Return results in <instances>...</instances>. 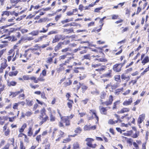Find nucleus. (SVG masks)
Segmentation results:
<instances>
[{
	"label": "nucleus",
	"instance_id": "f257e3e1",
	"mask_svg": "<svg viewBox=\"0 0 149 149\" xmlns=\"http://www.w3.org/2000/svg\"><path fill=\"white\" fill-rule=\"evenodd\" d=\"M34 47L33 48L29 49V50H31V52L33 53L34 54L39 56L40 55V52L41 51L40 47L36 45L34 46Z\"/></svg>",
	"mask_w": 149,
	"mask_h": 149
},
{
	"label": "nucleus",
	"instance_id": "f03ea898",
	"mask_svg": "<svg viewBox=\"0 0 149 149\" xmlns=\"http://www.w3.org/2000/svg\"><path fill=\"white\" fill-rule=\"evenodd\" d=\"M85 141L87 142L86 144L87 145L92 148H95L96 145L95 144L93 145L92 144V142L94 141V139L91 138H87L85 139Z\"/></svg>",
	"mask_w": 149,
	"mask_h": 149
},
{
	"label": "nucleus",
	"instance_id": "7ed1b4c3",
	"mask_svg": "<svg viewBox=\"0 0 149 149\" xmlns=\"http://www.w3.org/2000/svg\"><path fill=\"white\" fill-rule=\"evenodd\" d=\"M65 39L64 36L60 34H58L55 36L54 39L52 41L53 43H55L59 41L60 40L62 39V40Z\"/></svg>",
	"mask_w": 149,
	"mask_h": 149
},
{
	"label": "nucleus",
	"instance_id": "20e7f679",
	"mask_svg": "<svg viewBox=\"0 0 149 149\" xmlns=\"http://www.w3.org/2000/svg\"><path fill=\"white\" fill-rule=\"evenodd\" d=\"M0 38L1 41L2 43H6L8 40H10V37L4 35L1 36Z\"/></svg>",
	"mask_w": 149,
	"mask_h": 149
},
{
	"label": "nucleus",
	"instance_id": "39448f33",
	"mask_svg": "<svg viewBox=\"0 0 149 149\" xmlns=\"http://www.w3.org/2000/svg\"><path fill=\"white\" fill-rule=\"evenodd\" d=\"M65 134L64 132L61 130L58 131V132L57 136L58 138L56 139V141H59L62 138H63L65 136Z\"/></svg>",
	"mask_w": 149,
	"mask_h": 149
},
{
	"label": "nucleus",
	"instance_id": "423d86ee",
	"mask_svg": "<svg viewBox=\"0 0 149 149\" xmlns=\"http://www.w3.org/2000/svg\"><path fill=\"white\" fill-rule=\"evenodd\" d=\"M113 96L111 95L109 96L108 100L107 101L103 102L102 103V104H105L106 106H108L111 104L113 101Z\"/></svg>",
	"mask_w": 149,
	"mask_h": 149
},
{
	"label": "nucleus",
	"instance_id": "0eeeda50",
	"mask_svg": "<svg viewBox=\"0 0 149 149\" xmlns=\"http://www.w3.org/2000/svg\"><path fill=\"white\" fill-rule=\"evenodd\" d=\"M120 64H116L113 66V69L116 72H119L121 70V67Z\"/></svg>",
	"mask_w": 149,
	"mask_h": 149
},
{
	"label": "nucleus",
	"instance_id": "6e6552de",
	"mask_svg": "<svg viewBox=\"0 0 149 149\" xmlns=\"http://www.w3.org/2000/svg\"><path fill=\"white\" fill-rule=\"evenodd\" d=\"M73 57H70L68 58V59H67L66 61H65V62L64 63H63L62 64H61L59 65V66L60 67V68H59V71H61L62 70H64V68L63 67V65H65L66 63H69V62H70V60L73 58Z\"/></svg>",
	"mask_w": 149,
	"mask_h": 149
},
{
	"label": "nucleus",
	"instance_id": "1a4fd4ad",
	"mask_svg": "<svg viewBox=\"0 0 149 149\" xmlns=\"http://www.w3.org/2000/svg\"><path fill=\"white\" fill-rule=\"evenodd\" d=\"M121 78L123 81L126 80L127 82L129 81L130 79V76L128 75L126 73L123 74L121 75Z\"/></svg>",
	"mask_w": 149,
	"mask_h": 149
},
{
	"label": "nucleus",
	"instance_id": "9d476101",
	"mask_svg": "<svg viewBox=\"0 0 149 149\" xmlns=\"http://www.w3.org/2000/svg\"><path fill=\"white\" fill-rule=\"evenodd\" d=\"M96 128V125H93L91 126L90 125L88 126L86 125L84 127V130L85 131L90 130H94Z\"/></svg>",
	"mask_w": 149,
	"mask_h": 149
},
{
	"label": "nucleus",
	"instance_id": "9b49d317",
	"mask_svg": "<svg viewBox=\"0 0 149 149\" xmlns=\"http://www.w3.org/2000/svg\"><path fill=\"white\" fill-rule=\"evenodd\" d=\"M145 118V115L144 114H142L140 115L138 119V123L139 124L141 123L144 120Z\"/></svg>",
	"mask_w": 149,
	"mask_h": 149
},
{
	"label": "nucleus",
	"instance_id": "f8f14e48",
	"mask_svg": "<svg viewBox=\"0 0 149 149\" xmlns=\"http://www.w3.org/2000/svg\"><path fill=\"white\" fill-rule=\"evenodd\" d=\"M23 91V90L22 89H21L20 91L15 92H10V96H12V97H15L17 95H18L19 93H21Z\"/></svg>",
	"mask_w": 149,
	"mask_h": 149
},
{
	"label": "nucleus",
	"instance_id": "ddd939ff",
	"mask_svg": "<svg viewBox=\"0 0 149 149\" xmlns=\"http://www.w3.org/2000/svg\"><path fill=\"white\" fill-rule=\"evenodd\" d=\"M133 102L132 99L130 98L128 100L125 101L123 103V105L124 106H127L130 105Z\"/></svg>",
	"mask_w": 149,
	"mask_h": 149
},
{
	"label": "nucleus",
	"instance_id": "4468645a",
	"mask_svg": "<svg viewBox=\"0 0 149 149\" xmlns=\"http://www.w3.org/2000/svg\"><path fill=\"white\" fill-rule=\"evenodd\" d=\"M130 110V109L128 108H123L121 109V110L118 112V113H123L125 112H127L129 111Z\"/></svg>",
	"mask_w": 149,
	"mask_h": 149
},
{
	"label": "nucleus",
	"instance_id": "2eb2a0df",
	"mask_svg": "<svg viewBox=\"0 0 149 149\" xmlns=\"http://www.w3.org/2000/svg\"><path fill=\"white\" fill-rule=\"evenodd\" d=\"M2 61V63H1V67L3 69H5L7 66L6 63L7 60L5 59H3Z\"/></svg>",
	"mask_w": 149,
	"mask_h": 149
},
{
	"label": "nucleus",
	"instance_id": "dca6fc26",
	"mask_svg": "<svg viewBox=\"0 0 149 149\" xmlns=\"http://www.w3.org/2000/svg\"><path fill=\"white\" fill-rule=\"evenodd\" d=\"M28 135L31 136L33 134V130L32 129V126H30L28 129V131L27 132Z\"/></svg>",
	"mask_w": 149,
	"mask_h": 149
},
{
	"label": "nucleus",
	"instance_id": "f3484780",
	"mask_svg": "<svg viewBox=\"0 0 149 149\" xmlns=\"http://www.w3.org/2000/svg\"><path fill=\"white\" fill-rule=\"evenodd\" d=\"M111 70H109L108 72L104 74V76L107 77L111 78L112 76L111 75Z\"/></svg>",
	"mask_w": 149,
	"mask_h": 149
},
{
	"label": "nucleus",
	"instance_id": "a211bd4d",
	"mask_svg": "<svg viewBox=\"0 0 149 149\" xmlns=\"http://www.w3.org/2000/svg\"><path fill=\"white\" fill-rule=\"evenodd\" d=\"M46 111L45 109L44 108H42L40 111L41 115L40 116V117H42L46 115Z\"/></svg>",
	"mask_w": 149,
	"mask_h": 149
},
{
	"label": "nucleus",
	"instance_id": "6ab92c4d",
	"mask_svg": "<svg viewBox=\"0 0 149 149\" xmlns=\"http://www.w3.org/2000/svg\"><path fill=\"white\" fill-rule=\"evenodd\" d=\"M107 110L106 109V108L102 107L100 108V111L101 113L103 114H106Z\"/></svg>",
	"mask_w": 149,
	"mask_h": 149
},
{
	"label": "nucleus",
	"instance_id": "aec40b11",
	"mask_svg": "<svg viewBox=\"0 0 149 149\" xmlns=\"http://www.w3.org/2000/svg\"><path fill=\"white\" fill-rule=\"evenodd\" d=\"M73 21V18H70V19H66L62 21H61V23L63 24H64L65 23H66L67 22H71V21Z\"/></svg>",
	"mask_w": 149,
	"mask_h": 149
},
{
	"label": "nucleus",
	"instance_id": "412c9836",
	"mask_svg": "<svg viewBox=\"0 0 149 149\" xmlns=\"http://www.w3.org/2000/svg\"><path fill=\"white\" fill-rule=\"evenodd\" d=\"M18 73V71L17 70L14 72H10L9 73V75L10 77H12L13 76H16Z\"/></svg>",
	"mask_w": 149,
	"mask_h": 149
},
{
	"label": "nucleus",
	"instance_id": "4be33fe9",
	"mask_svg": "<svg viewBox=\"0 0 149 149\" xmlns=\"http://www.w3.org/2000/svg\"><path fill=\"white\" fill-rule=\"evenodd\" d=\"M149 62V58L148 56H147L145 57L142 61V63L144 65L145 63Z\"/></svg>",
	"mask_w": 149,
	"mask_h": 149
},
{
	"label": "nucleus",
	"instance_id": "5701e85b",
	"mask_svg": "<svg viewBox=\"0 0 149 149\" xmlns=\"http://www.w3.org/2000/svg\"><path fill=\"white\" fill-rule=\"evenodd\" d=\"M26 105L28 106L31 107L32 106L33 104V100H26Z\"/></svg>",
	"mask_w": 149,
	"mask_h": 149
},
{
	"label": "nucleus",
	"instance_id": "b1692460",
	"mask_svg": "<svg viewBox=\"0 0 149 149\" xmlns=\"http://www.w3.org/2000/svg\"><path fill=\"white\" fill-rule=\"evenodd\" d=\"M38 31H33L29 33V34L32 35L33 36H36L38 35L39 33Z\"/></svg>",
	"mask_w": 149,
	"mask_h": 149
},
{
	"label": "nucleus",
	"instance_id": "393cba45",
	"mask_svg": "<svg viewBox=\"0 0 149 149\" xmlns=\"http://www.w3.org/2000/svg\"><path fill=\"white\" fill-rule=\"evenodd\" d=\"M69 102L67 103V105L68 107L70 109H71L72 106V104L73 103V102L72 100H69Z\"/></svg>",
	"mask_w": 149,
	"mask_h": 149
},
{
	"label": "nucleus",
	"instance_id": "a878e982",
	"mask_svg": "<svg viewBox=\"0 0 149 149\" xmlns=\"http://www.w3.org/2000/svg\"><path fill=\"white\" fill-rule=\"evenodd\" d=\"M90 111H91L90 113H92L93 114H94L95 115V116L96 118V119L97 120V121H98L99 118H98V117L96 115L95 110H90Z\"/></svg>",
	"mask_w": 149,
	"mask_h": 149
},
{
	"label": "nucleus",
	"instance_id": "bb28decb",
	"mask_svg": "<svg viewBox=\"0 0 149 149\" xmlns=\"http://www.w3.org/2000/svg\"><path fill=\"white\" fill-rule=\"evenodd\" d=\"M123 138H125V139L126 140L127 143L132 144V140L131 139H128L127 138L123 136Z\"/></svg>",
	"mask_w": 149,
	"mask_h": 149
},
{
	"label": "nucleus",
	"instance_id": "cd10ccee",
	"mask_svg": "<svg viewBox=\"0 0 149 149\" xmlns=\"http://www.w3.org/2000/svg\"><path fill=\"white\" fill-rule=\"evenodd\" d=\"M91 57L90 54H87L86 55H84V56L83 58H82V60H84V59H88L89 60H90L91 59Z\"/></svg>",
	"mask_w": 149,
	"mask_h": 149
},
{
	"label": "nucleus",
	"instance_id": "c85d7f7f",
	"mask_svg": "<svg viewBox=\"0 0 149 149\" xmlns=\"http://www.w3.org/2000/svg\"><path fill=\"white\" fill-rule=\"evenodd\" d=\"M115 80L117 81H120V75H116L114 77Z\"/></svg>",
	"mask_w": 149,
	"mask_h": 149
},
{
	"label": "nucleus",
	"instance_id": "c756f323",
	"mask_svg": "<svg viewBox=\"0 0 149 149\" xmlns=\"http://www.w3.org/2000/svg\"><path fill=\"white\" fill-rule=\"evenodd\" d=\"M15 53H13L12 54L10 55V56H8L7 57V59L8 61H10L11 60H12L14 56Z\"/></svg>",
	"mask_w": 149,
	"mask_h": 149
},
{
	"label": "nucleus",
	"instance_id": "7c9ffc66",
	"mask_svg": "<svg viewBox=\"0 0 149 149\" xmlns=\"http://www.w3.org/2000/svg\"><path fill=\"white\" fill-rule=\"evenodd\" d=\"M119 84L118 83L114 84L113 85L112 84L111 89H115L119 86Z\"/></svg>",
	"mask_w": 149,
	"mask_h": 149
},
{
	"label": "nucleus",
	"instance_id": "2f4dec72",
	"mask_svg": "<svg viewBox=\"0 0 149 149\" xmlns=\"http://www.w3.org/2000/svg\"><path fill=\"white\" fill-rule=\"evenodd\" d=\"M61 48V44L60 43H58L55 47V50L56 52Z\"/></svg>",
	"mask_w": 149,
	"mask_h": 149
},
{
	"label": "nucleus",
	"instance_id": "473e14b6",
	"mask_svg": "<svg viewBox=\"0 0 149 149\" xmlns=\"http://www.w3.org/2000/svg\"><path fill=\"white\" fill-rule=\"evenodd\" d=\"M123 89V88H121L120 89H116L115 92V94L116 95H118L122 91Z\"/></svg>",
	"mask_w": 149,
	"mask_h": 149
},
{
	"label": "nucleus",
	"instance_id": "72a5a7b5",
	"mask_svg": "<svg viewBox=\"0 0 149 149\" xmlns=\"http://www.w3.org/2000/svg\"><path fill=\"white\" fill-rule=\"evenodd\" d=\"M17 84V83L15 81H11L10 82H8V85L9 86H15Z\"/></svg>",
	"mask_w": 149,
	"mask_h": 149
},
{
	"label": "nucleus",
	"instance_id": "f704fd0d",
	"mask_svg": "<svg viewBox=\"0 0 149 149\" xmlns=\"http://www.w3.org/2000/svg\"><path fill=\"white\" fill-rule=\"evenodd\" d=\"M19 56V52L17 51L16 52V53L15 55L13 57V58L12 59V61H14L17 58H18Z\"/></svg>",
	"mask_w": 149,
	"mask_h": 149
},
{
	"label": "nucleus",
	"instance_id": "c9c22d12",
	"mask_svg": "<svg viewBox=\"0 0 149 149\" xmlns=\"http://www.w3.org/2000/svg\"><path fill=\"white\" fill-rule=\"evenodd\" d=\"M58 32V31L57 30L51 31L48 33V35L56 34Z\"/></svg>",
	"mask_w": 149,
	"mask_h": 149
},
{
	"label": "nucleus",
	"instance_id": "e433bc0d",
	"mask_svg": "<svg viewBox=\"0 0 149 149\" xmlns=\"http://www.w3.org/2000/svg\"><path fill=\"white\" fill-rule=\"evenodd\" d=\"M10 15V12L9 11H6L3 12V13L1 15L2 17L4 15H6L7 16H8Z\"/></svg>",
	"mask_w": 149,
	"mask_h": 149
},
{
	"label": "nucleus",
	"instance_id": "4c0bfd02",
	"mask_svg": "<svg viewBox=\"0 0 149 149\" xmlns=\"http://www.w3.org/2000/svg\"><path fill=\"white\" fill-rule=\"evenodd\" d=\"M45 116L44 117L43 116L40 117V119H42V120L45 122L48 119V117L46 115H45Z\"/></svg>",
	"mask_w": 149,
	"mask_h": 149
},
{
	"label": "nucleus",
	"instance_id": "58836bf2",
	"mask_svg": "<svg viewBox=\"0 0 149 149\" xmlns=\"http://www.w3.org/2000/svg\"><path fill=\"white\" fill-rule=\"evenodd\" d=\"M120 101H117L115 102H114L113 104V109H116V105L118 104H119L120 103Z\"/></svg>",
	"mask_w": 149,
	"mask_h": 149
},
{
	"label": "nucleus",
	"instance_id": "ea45409f",
	"mask_svg": "<svg viewBox=\"0 0 149 149\" xmlns=\"http://www.w3.org/2000/svg\"><path fill=\"white\" fill-rule=\"evenodd\" d=\"M68 118H69L68 117H67V116H64L61 117V119L63 122L65 123V122L69 120Z\"/></svg>",
	"mask_w": 149,
	"mask_h": 149
},
{
	"label": "nucleus",
	"instance_id": "a19ab883",
	"mask_svg": "<svg viewBox=\"0 0 149 149\" xmlns=\"http://www.w3.org/2000/svg\"><path fill=\"white\" fill-rule=\"evenodd\" d=\"M132 134L131 131H127V132L124 133L122 134L127 136H130Z\"/></svg>",
	"mask_w": 149,
	"mask_h": 149
},
{
	"label": "nucleus",
	"instance_id": "79ce46f5",
	"mask_svg": "<svg viewBox=\"0 0 149 149\" xmlns=\"http://www.w3.org/2000/svg\"><path fill=\"white\" fill-rule=\"evenodd\" d=\"M81 88L83 90L82 92L84 93L85 91L86 90L87 88L88 87L84 85L83 84H81Z\"/></svg>",
	"mask_w": 149,
	"mask_h": 149
},
{
	"label": "nucleus",
	"instance_id": "37998d69",
	"mask_svg": "<svg viewBox=\"0 0 149 149\" xmlns=\"http://www.w3.org/2000/svg\"><path fill=\"white\" fill-rule=\"evenodd\" d=\"M71 49L69 47L66 48L64 49H63L61 51L62 52H66L68 51H71Z\"/></svg>",
	"mask_w": 149,
	"mask_h": 149
},
{
	"label": "nucleus",
	"instance_id": "c03bdc74",
	"mask_svg": "<svg viewBox=\"0 0 149 149\" xmlns=\"http://www.w3.org/2000/svg\"><path fill=\"white\" fill-rule=\"evenodd\" d=\"M29 50V49L28 50H25V53L23 55V56H24L27 59H28V51Z\"/></svg>",
	"mask_w": 149,
	"mask_h": 149
},
{
	"label": "nucleus",
	"instance_id": "a18cd8bd",
	"mask_svg": "<svg viewBox=\"0 0 149 149\" xmlns=\"http://www.w3.org/2000/svg\"><path fill=\"white\" fill-rule=\"evenodd\" d=\"M71 83V82L70 80H69L68 81L64 82L63 83L64 85L65 86H69L70 85Z\"/></svg>",
	"mask_w": 149,
	"mask_h": 149
},
{
	"label": "nucleus",
	"instance_id": "49530a36",
	"mask_svg": "<svg viewBox=\"0 0 149 149\" xmlns=\"http://www.w3.org/2000/svg\"><path fill=\"white\" fill-rule=\"evenodd\" d=\"M47 19L46 18H44L40 19L38 21V23H41L42 22H45L47 21Z\"/></svg>",
	"mask_w": 149,
	"mask_h": 149
},
{
	"label": "nucleus",
	"instance_id": "de8ad7c7",
	"mask_svg": "<svg viewBox=\"0 0 149 149\" xmlns=\"http://www.w3.org/2000/svg\"><path fill=\"white\" fill-rule=\"evenodd\" d=\"M79 148V144L77 143H76L73 144V148L74 149L78 148Z\"/></svg>",
	"mask_w": 149,
	"mask_h": 149
},
{
	"label": "nucleus",
	"instance_id": "09e8293b",
	"mask_svg": "<svg viewBox=\"0 0 149 149\" xmlns=\"http://www.w3.org/2000/svg\"><path fill=\"white\" fill-rule=\"evenodd\" d=\"M73 31V30L72 29H65L64 30V32H67L68 33H70Z\"/></svg>",
	"mask_w": 149,
	"mask_h": 149
},
{
	"label": "nucleus",
	"instance_id": "8fccbe9b",
	"mask_svg": "<svg viewBox=\"0 0 149 149\" xmlns=\"http://www.w3.org/2000/svg\"><path fill=\"white\" fill-rule=\"evenodd\" d=\"M50 121H54L55 120V118L53 116L52 113L50 114Z\"/></svg>",
	"mask_w": 149,
	"mask_h": 149
},
{
	"label": "nucleus",
	"instance_id": "3c124183",
	"mask_svg": "<svg viewBox=\"0 0 149 149\" xmlns=\"http://www.w3.org/2000/svg\"><path fill=\"white\" fill-rule=\"evenodd\" d=\"M30 79L32 80H33L34 82L35 83H37L38 82V80L36 79V77H32L30 78Z\"/></svg>",
	"mask_w": 149,
	"mask_h": 149
},
{
	"label": "nucleus",
	"instance_id": "603ef678",
	"mask_svg": "<svg viewBox=\"0 0 149 149\" xmlns=\"http://www.w3.org/2000/svg\"><path fill=\"white\" fill-rule=\"evenodd\" d=\"M21 40H19L18 43H17L16 45H15L14 46V49H17V47H18L19 45V44H20L21 42Z\"/></svg>",
	"mask_w": 149,
	"mask_h": 149
},
{
	"label": "nucleus",
	"instance_id": "864d4df0",
	"mask_svg": "<svg viewBox=\"0 0 149 149\" xmlns=\"http://www.w3.org/2000/svg\"><path fill=\"white\" fill-rule=\"evenodd\" d=\"M81 131V129L80 127H77L76 130H75L74 132L75 133H80Z\"/></svg>",
	"mask_w": 149,
	"mask_h": 149
},
{
	"label": "nucleus",
	"instance_id": "5fc2aeb1",
	"mask_svg": "<svg viewBox=\"0 0 149 149\" xmlns=\"http://www.w3.org/2000/svg\"><path fill=\"white\" fill-rule=\"evenodd\" d=\"M20 149H25V147L24 146L23 143L22 141L20 142Z\"/></svg>",
	"mask_w": 149,
	"mask_h": 149
},
{
	"label": "nucleus",
	"instance_id": "6e6d98bb",
	"mask_svg": "<svg viewBox=\"0 0 149 149\" xmlns=\"http://www.w3.org/2000/svg\"><path fill=\"white\" fill-rule=\"evenodd\" d=\"M139 135V132H136L134 134L132 135V137L133 138H137Z\"/></svg>",
	"mask_w": 149,
	"mask_h": 149
},
{
	"label": "nucleus",
	"instance_id": "4d7b16f0",
	"mask_svg": "<svg viewBox=\"0 0 149 149\" xmlns=\"http://www.w3.org/2000/svg\"><path fill=\"white\" fill-rule=\"evenodd\" d=\"M19 105L18 103H14L13 107V108L14 109H17Z\"/></svg>",
	"mask_w": 149,
	"mask_h": 149
},
{
	"label": "nucleus",
	"instance_id": "13d9d810",
	"mask_svg": "<svg viewBox=\"0 0 149 149\" xmlns=\"http://www.w3.org/2000/svg\"><path fill=\"white\" fill-rule=\"evenodd\" d=\"M106 94L104 92H102L101 93L100 97L102 99H104L106 96Z\"/></svg>",
	"mask_w": 149,
	"mask_h": 149
},
{
	"label": "nucleus",
	"instance_id": "bf43d9fd",
	"mask_svg": "<svg viewBox=\"0 0 149 149\" xmlns=\"http://www.w3.org/2000/svg\"><path fill=\"white\" fill-rule=\"evenodd\" d=\"M23 78L25 80H28L30 79V77L28 75H24L23 76Z\"/></svg>",
	"mask_w": 149,
	"mask_h": 149
},
{
	"label": "nucleus",
	"instance_id": "052dcab7",
	"mask_svg": "<svg viewBox=\"0 0 149 149\" xmlns=\"http://www.w3.org/2000/svg\"><path fill=\"white\" fill-rule=\"evenodd\" d=\"M0 87H1V88H0V94H1V92L4 90L5 86L4 85H1V86H0Z\"/></svg>",
	"mask_w": 149,
	"mask_h": 149
},
{
	"label": "nucleus",
	"instance_id": "680f3d73",
	"mask_svg": "<svg viewBox=\"0 0 149 149\" xmlns=\"http://www.w3.org/2000/svg\"><path fill=\"white\" fill-rule=\"evenodd\" d=\"M41 97L42 98L44 99H47V97L45 96V94L44 92H42L41 93Z\"/></svg>",
	"mask_w": 149,
	"mask_h": 149
},
{
	"label": "nucleus",
	"instance_id": "e2e57ef3",
	"mask_svg": "<svg viewBox=\"0 0 149 149\" xmlns=\"http://www.w3.org/2000/svg\"><path fill=\"white\" fill-rule=\"evenodd\" d=\"M83 47H79L78 48L75 49L73 50V52L76 53L79 50H80L82 49Z\"/></svg>",
	"mask_w": 149,
	"mask_h": 149
},
{
	"label": "nucleus",
	"instance_id": "0e129e2a",
	"mask_svg": "<svg viewBox=\"0 0 149 149\" xmlns=\"http://www.w3.org/2000/svg\"><path fill=\"white\" fill-rule=\"evenodd\" d=\"M71 140V139L70 138H66L65 139L63 140V143H67Z\"/></svg>",
	"mask_w": 149,
	"mask_h": 149
},
{
	"label": "nucleus",
	"instance_id": "69168bd1",
	"mask_svg": "<svg viewBox=\"0 0 149 149\" xmlns=\"http://www.w3.org/2000/svg\"><path fill=\"white\" fill-rule=\"evenodd\" d=\"M30 86L31 88L33 89H35L36 88H38L39 86L38 85H36L35 86H33L32 84H30Z\"/></svg>",
	"mask_w": 149,
	"mask_h": 149
},
{
	"label": "nucleus",
	"instance_id": "338daca9",
	"mask_svg": "<svg viewBox=\"0 0 149 149\" xmlns=\"http://www.w3.org/2000/svg\"><path fill=\"white\" fill-rule=\"evenodd\" d=\"M108 123L111 125H113L114 124V122L113 120L110 119L108 121Z\"/></svg>",
	"mask_w": 149,
	"mask_h": 149
},
{
	"label": "nucleus",
	"instance_id": "774afa93",
	"mask_svg": "<svg viewBox=\"0 0 149 149\" xmlns=\"http://www.w3.org/2000/svg\"><path fill=\"white\" fill-rule=\"evenodd\" d=\"M9 146L10 144L8 143L2 149H9Z\"/></svg>",
	"mask_w": 149,
	"mask_h": 149
}]
</instances>
